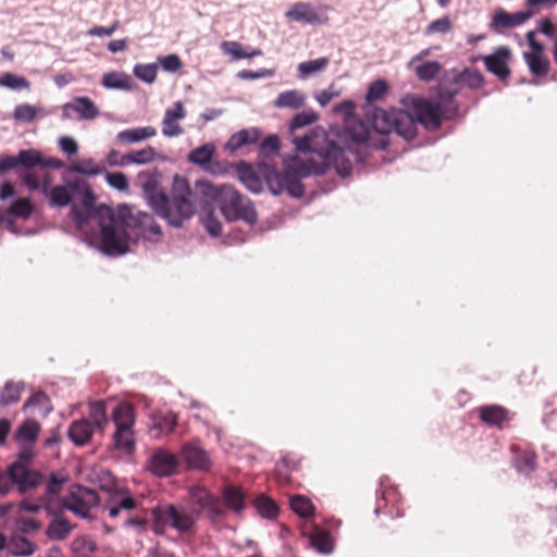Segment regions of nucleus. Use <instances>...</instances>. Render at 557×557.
Instances as JSON below:
<instances>
[{
    "label": "nucleus",
    "mask_w": 557,
    "mask_h": 557,
    "mask_svg": "<svg viewBox=\"0 0 557 557\" xmlns=\"http://www.w3.org/2000/svg\"><path fill=\"white\" fill-rule=\"evenodd\" d=\"M372 129L358 122L346 127L339 136L343 146L331 140L321 127L311 129L302 137H294L293 144L299 152H314L320 158L318 164L324 166V173L334 166L345 177L352 170L350 153L357 162H364L370 148L386 149L392 144V135L410 139L416 134V125L411 116L400 109H377L373 115Z\"/></svg>",
    "instance_id": "f257e3e1"
},
{
    "label": "nucleus",
    "mask_w": 557,
    "mask_h": 557,
    "mask_svg": "<svg viewBox=\"0 0 557 557\" xmlns=\"http://www.w3.org/2000/svg\"><path fill=\"white\" fill-rule=\"evenodd\" d=\"M101 233V248L108 255H124L128 243L139 238L158 242L162 236L161 227L153 216L123 205L116 210L108 206L98 209Z\"/></svg>",
    "instance_id": "f03ea898"
},
{
    "label": "nucleus",
    "mask_w": 557,
    "mask_h": 557,
    "mask_svg": "<svg viewBox=\"0 0 557 557\" xmlns=\"http://www.w3.org/2000/svg\"><path fill=\"white\" fill-rule=\"evenodd\" d=\"M187 499L194 506L189 510L173 504L159 505L151 509V528L154 534L163 535L168 529H172L182 537L193 536L197 532V522L201 512H206L211 518L223 513L220 499L203 486H191L188 490Z\"/></svg>",
    "instance_id": "7ed1b4c3"
},
{
    "label": "nucleus",
    "mask_w": 557,
    "mask_h": 557,
    "mask_svg": "<svg viewBox=\"0 0 557 557\" xmlns=\"http://www.w3.org/2000/svg\"><path fill=\"white\" fill-rule=\"evenodd\" d=\"M144 189L153 211L173 226H181L195 214L194 193L185 177L175 175L170 196L159 190L154 183H146Z\"/></svg>",
    "instance_id": "20e7f679"
},
{
    "label": "nucleus",
    "mask_w": 557,
    "mask_h": 557,
    "mask_svg": "<svg viewBox=\"0 0 557 557\" xmlns=\"http://www.w3.org/2000/svg\"><path fill=\"white\" fill-rule=\"evenodd\" d=\"M197 188L205 198L220 206L226 220H243L250 225L257 222V213L252 202L233 186L213 185L208 181H198Z\"/></svg>",
    "instance_id": "39448f33"
},
{
    "label": "nucleus",
    "mask_w": 557,
    "mask_h": 557,
    "mask_svg": "<svg viewBox=\"0 0 557 557\" xmlns=\"http://www.w3.org/2000/svg\"><path fill=\"white\" fill-rule=\"evenodd\" d=\"M321 174H324V166L318 164L313 158L294 157L285 163L282 173L274 172L268 176V185L275 195L287 191L292 197L301 198L305 195L301 178Z\"/></svg>",
    "instance_id": "423d86ee"
},
{
    "label": "nucleus",
    "mask_w": 557,
    "mask_h": 557,
    "mask_svg": "<svg viewBox=\"0 0 557 557\" xmlns=\"http://www.w3.org/2000/svg\"><path fill=\"white\" fill-rule=\"evenodd\" d=\"M40 424L30 419L24 421L16 430L14 438L20 445V451L17 458L11 463V474L14 478L28 473H39L30 469V463L35 456L34 444L38 438Z\"/></svg>",
    "instance_id": "0eeeda50"
},
{
    "label": "nucleus",
    "mask_w": 557,
    "mask_h": 557,
    "mask_svg": "<svg viewBox=\"0 0 557 557\" xmlns=\"http://www.w3.org/2000/svg\"><path fill=\"white\" fill-rule=\"evenodd\" d=\"M115 431L112 435L114 449L132 455L135 451L136 441L134 434L135 411L127 403L119 404L112 413Z\"/></svg>",
    "instance_id": "6e6552de"
},
{
    "label": "nucleus",
    "mask_w": 557,
    "mask_h": 557,
    "mask_svg": "<svg viewBox=\"0 0 557 557\" xmlns=\"http://www.w3.org/2000/svg\"><path fill=\"white\" fill-rule=\"evenodd\" d=\"M99 497L95 490L76 485L62 502L50 499L46 510L50 515L62 513L64 509L71 510L77 517L87 518L91 507L98 504Z\"/></svg>",
    "instance_id": "1a4fd4ad"
},
{
    "label": "nucleus",
    "mask_w": 557,
    "mask_h": 557,
    "mask_svg": "<svg viewBox=\"0 0 557 557\" xmlns=\"http://www.w3.org/2000/svg\"><path fill=\"white\" fill-rule=\"evenodd\" d=\"M403 111L405 112V110ZM412 111L414 113L416 119L409 112L408 114L413 120L414 125L417 126V122H419L429 131L438 129L444 119L449 120L456 115L455 107L450 111L448 108L444 109L441 104H436L435 102H431L424 99L414 100L412 103ZM417 129L418 128L416 127V131ZM414 135H417V133ZM414 137L416 136H413L412 139ZM406 140H411V138Z\"/></svg>",
    "instance_id": "9d476101"
},
{
    "label": "nucleus",
    "mask_w": 557,
    "mask_h": 557,
    "mask_svg": "<svg viewBox=\"0 0 557 557\" xmlns=\"http://www.w3.org/2000/svg\"><path fill=\"white\" fill-rule=\"evenodd\" d=\"M532 17V12L518 11L510 13L504 10L503 8H498L494 11L492 15L490 28L494 33L503 34L507 29L516 28L523 25Z\"/></svg>",
    "instance_id": "9b49d317"
},
{
    "label": "nucleus",
    "mask_w": 557,
    "mask_h": 557,
    "mask_svg": "<svg viewBox=\"0 0 557 557\" xmlns=\"http://www.w3.org/2000/svg\"><path fill=\"white\" fill-rule=\"evenodd\" d=\"M11 473V465L5 471L0 469V494H7L14 485L21 493H25L37 487L42 481L41 473H28L17 478Z\"/></svg>",
    "instance_id": "f8f14e48"
},
{
    "label": "nucleus",
    "mask_w": 557,
    "mask_h": 557,
    "mask_svg": "<svg viewBox=\"0 0 557 557\" xmlns=\"http://www.w3.org/2000/svg\"><path fill=\"white\" fill-rule=\"evenodd\" d=\"M481 59L483 60L486 70L497 76L499 81L505 82L511 75V70L509 67L511 50L508 47L500 46L496 48L492 54L483 55Z\"/></svg>",
    "instance_id": "ddd939ff"
},
{
    "label": "nucleus",
    "mask_w": 557,
    "mask_h": 557,
    "mask_svg": "<svg viewBox=\"0 0 557 557\" xmlns=\"http://www.w3.org/2000/svg\"><path fill=\"white\" fill-rule=\"evenodd\" d=\"M481 422L490 428L503 430L511 420L510 411L500 405H485L478 408Z\"/></svg>",
    "instance_id": "4468645a"
},
{
    "label": "nucleus",
    "mask_w": 557,
    "mask_h": 557,
    "mask_svg": "<svg viewBox=\"0 0 557 557\" xmlns=\"http://www.w3.org/2000/svg\"><path fill=\"white\" fill-rule=\"evenodd\" d=\"M186 116V110L181 101L174 102L171 108H168L162 120V134L165 137H177L184 133L183 127L178 121Z\"/></svg>",
    "instance_id": "2eb2a0df"
},
{
    "label": "nucleus",
    "mask_w": 557,
    "mask_h": 557,
    "mask_svg": "<svg viewBox=\"0 0 557 557\" xmlns=\"http://www.w3.org/2000/svg\"><path fill=\"white\" fill-rule=\"evenodd\" d=\"M177 467L175 455L166 450H157L150 458L149 469L159 476L173 474Z\"/></svg>",
    "instance_id": "dca6fc26"
},
{
    "label": "nucleus",
    "mask_w": 557,
    "mask_h": 557,
    "mask_svg": "<svg viewBox=\"0 0 557 557\" xmlns=\"http://www.w3.org/2000/svg\"><path fill=\"white\" fill-rule=\"evenodd\" d=\"M94 432L95 428L90 420L83 418L77 419L70 424L67 435L76 446H84L91 441Z\"/></svg>",
    "instance_id": "f3484780"
},
{
    "label": "nucleus",
    "mask_w": 557,
    "mask_h": 557,
    "mask_svg": "<svg viewBox=\"0 0 557 557\" xmlns=\"http://www.w3.org/2000/svg\"><path fill=\"white\" fill-rule=\"evenodd\" d=\"M182 456L190 468L208 471L211 467V460L208 453L197 445H184Z\"/></svg>",
    "instance_id": "a211bd4d"
},
{
    "label": "nucleus",
    "mask_w": 557,
    "mask_h": 557,
    "mask_svg": "<svg viewBox=\"0 0 557 557\" xmlns=\"http://www.w3.org/2000/svg\"><path fill=\"white\" fill-rule=\"evenodd\" d=\"M285 17L289 21L315 24L320 22V16L309 2H296L286 12Z\"/></svg>",
    "instance_id": "6ab92c4d"
},
{
    "label": "nucleus",
    "mask_w": 557,
    "mask_h": 557,
    "mask_svg": "<svg viewBox=\"0 0 557 557\" xmlns=\"http://www.w3.org/2000/svg\"><path fill=\"white\" fill-rule=\"evenodd\" d=\"M157 135V129L153 126H140L127 128L117 133L115 140L121 145L136 144Z\"/></svg>",
    "instance_id": "aec40b11"
},
{
    "label": "nucleus",
    "mask_w": 557,
    "mask_h": 557,
    "mask_svg": "<svg viewBox=\"0 0 557 557\" xmlns=\"http://www.w3.org/2000/svg\"><path fill=\"white\" fill-rule=\"evenodd\" d=\"M523 59L532 75L543 77L548 74L550 63L544 54V50L525 51L523 52Z\"/></svg>",
    "instance_id": "412c9836"
},
{
    "label": "nucleus",
    "mask_w": 557,
    "mask_h": 557,
    "mask_svg": "<svg viewBox=\"0 0 557 557\" xmlns=\"http://www.w3.org/2000/svg\"><path fill=\"white\" fill-rule=\"evenodd\" d=\"M64 112L72 110L78 114L79 119L92 120L99 115V110L88 97H76L73 102L63 107Z\"/></svg>",
    "instance_id": "4be33fe9"
},
{
    "label": "nucleus",
    "mask_w": 557,
    "mask_h": 557,
    "mask_svg": "<svg viewBox=\"0 0 557 557\" xmlns=\"http://www.w3.org/2000/svg\"><path fill=\"white\" fill-rule=\"evenodd\" d=\"M511 450L516 454L513 458V467L518 472L530 474L536 468V454L531 449H520L511 446Z\"/></svg>",
    "instance_id": "5701e85b"
},
{
    "label": "nucleus",
    "mask_w": 557,
    "mask_h": 557,
    "mask_svg": "<svg viewBox=\"0 0 557 557\" xmlns=\"http://www.w3.org/2000/svg\"><path fill=\"white\" fill-rule=\"evenodd\" d=\"M53 516L54 518L47 527L46 535L52 541H64L74 529V525L63 518L61 513Z\"/></svg>",
    "instance_id": "b1692460"
},
{
    "label": "nucleus",
    "mask_w": 557,
    "mask_h": 557,
    "mask_svg": "<svg viewBox=\"0 0 557 557\" xmlns=\"http://www.w3.org/2000/svg\"><path fill=\"white\" fill-rule=\"evenodd\" d=\"M136 507L137 502L135 498L124 493L112 494L109 503L106 505V508L108 509L109 516L111 518L117 517L121 510L129 511Z\"/></svg>",
    "instance_id": "393cba45"
},
{
    "label": "nucleus",
    "mask_w": 557,
    "mask_h": 557,
    "mask_svg": "<svg viewBox=\"0 0 557 557\" xmlns=\"http://www.w3.org/2000/svg\"><path fill=\"white\" fill-rule=\"evenodd\" d=\"M260 137V132L256 128L242 129L233 134L227 140L225 148L230 151H236L239 148L256 143Z\"/></svg>",
    "instance_id": "a878e982"
},
{
    "label": "nucleus",
    "mask_w": 557,
    "mask_h": 557,
    "mask_svg": "<svg viewBox=\"0 0 557 557\" xmlns=\"http://www.w3.org/2000/svg\"><path fill=\"white\" fill-rule=\"evenodd\" d=\"M177 424V417L174 412L169 411L154 419V423L150 429L152 437L159 438L162 435L170 434Z\"/></svg>",
    "instance_id": "bb28decb"
},
{
    "label": "nucleus",
    "mask_w": 557,
    "mask_h": 557,
    "mask_svg": "<svg viewBox=\"0 0 557 557\" xmlns=\"http://www.w3.org/2000/svg\"><path fill=\"white\" fill-rule=\"evenodd\" d=\"M214 153V146L211 144H205L196 149H194L189 156L188 160L194 163L203 166L206 170L210 172H214L212 169L211 158Z\"/></svg>",
    "instance_id": "cd10ccee"
},
{
    "label": "nucleus",
    "mask_w": 557,
    "mask_h": 557,
    "mask_svg": "<svg viewBox=\"0 0 557 557\" xmlns=\"http://www.w3.org/2000/svg\"><path fill=\"white\" fill-rule=\"evenodd\" d=\"M89 420L95 429L100 432L104 431L109 423L104 401L98 400L89 404Z\"/></svg>",
    "instance_id": "c85d7f7f"
},
{
    "label": "nucleus",
    "mask_w": 557,
    "mask_h": 557,
    "mask_svg": "<svg viewBox=\"0 0 557 557\" xmlns=\"http://www.w3.org/2000/svg\"><path fill=\"white\" fill-rule=\"evenodd\" d=\"M223 498L225 505L235 512H240L245 508V495L239 487L226 486L223 491Z\"/></svg>",
    "instance_id": "c756f323"
},
{
    "label": "nucleus",
    "mask_w": 557,
    "mask_h": 557,
    "mask_svg": "<svg viewBox=\"0 0 557 557\" xmlns=\"http://www.w3.org/2000/svg\"><path fill=\"white\" fill-rule=\"evenodd\" d=\"M305 102V96L298 90H288L280 94L275 99V107L298 109Z\"/></svg>",
    "instance_id": "7c9ffc66"
},
{
    "label": "nucleus",
    "mask_w": 557,
    "mask_h": 557,
    "mask_svg": "<svg viewBox=\"0 0 557 557\" xmlns=\"http://www.w3.org/2000/svg\"><path fill=\"white\" fill-rule=\"evenodd\" d=\"M71 549L75 557H91L97 549V545L88 536H78L73 540Z\"/></svg>",
    "instance_id": "2f4dec72"
},
{
    "label": "nucleus",
    "mask_w": 557,
    "mask_h": 557,
    "mask_svg": "<svg viewBox=\"0 0 557 557\" xmlns=\"http://www.w3.org/2000/svg\"><path fill=\"white\" fill-rule=\"evenodd\" d=\"M159 153L152 146H146L143 149L132 151L126 154L129 164H148L158 159Z\"/></svg>",
    "instance_id": "473e14b6"
},
{
    "label": "nucleus",
    "mask_w": 557,
    "mask_h": 557,
    "mask_svg": "<svg viewBox=\"0 0 557 557\" xmlns=\"http://www.w3.org/2000/svg\"><path fill=\"white\" fill-rule=\"evenodd\" d=\"M221 49L224 53L232 55L235 60L250 59L260 55V50L246 51L244 47L237 41H223Z\"/></svg>",
    "instance_id": "72a5a7b5"
},
{
    "label": "nucleus",
    "mask_w": 557,
    "mask_h": 557,
    "mask_svg": "<svg viewBox=\"0 0 557 557\" xmlns=\"http://www.w3.org/2000/svg\"><path fill=\"white\" fill-rule=\"evenodd\" d=\"M34 210L35 207L28 198H18L10 205L8 213L15 218L27 220Z\"/></svg>",
    "instance_id": "f704fd0d"
},
{
    "label": "nucleus",
    "mask_w": 557,
    "mask_h": 557,
    "mask_svg": "<svg viewBox=\"0 0 557 557\" xmlns=\"http://www.w3.org/2000/svg\"><path fill=\"white\" fill-rule=\"evenodd\" d=\"M311 545L320 553H331L333 545L332 539L327 531L315 529L310 535Z\"/></svg>",
    "instance_id": "c9c22d12"
},
{
    "label": "nucleus",
    "mask_w": 557,
    "mask_h": 557,
    "mask_svg": "<svg viewBox=\"0 0 557 557\" xmlns=\"http://www.w3.org/2000/svg\"><path fill=\"white\" fill-rule=\"evenodd\" d=\"M329 63L330 59L327 57H322L307 62H301L298 65L299 77L307 78L317 72L323 71L329 65Z\"/></svg>",
    "instance_id": "e433bc0d"
},
{
    "label": "nucleus",
    "mask_w": 557,
    "mask_h": 557,
    "mask_svg": "<svg viewBox=\"0 0 557 557\" xmlns=\"http://www.w3.org/2000/svg\"><path fill=\"white\" fill-rule=\"evenodd\" d=\"M47 197H49V202L52 207H66L72 201L70 190L62 185L52 187Z\"/></svg>",
    "instance_id": "4c0bfd02"
},
{
    "label": "nucleus",
    "mask_w": 557,
    "mask_h": 557,
    "mask_svg": "<svg viewBox=\"0 0 557 557\" xmlns=\"http://www.w3.org/2000/svg\"><path fill=\"white\" fill-rule=\"evenodd\" d=\"M292 510L302 518H308L313 515V505L309 498L295 495L289 499Z\"/></svg>",
    "instance_id": "58836bf2"
},
{
    "label": "nucleus",
    "mask_w": 557,
    "mask_h": 557,
    "mask_svg": "<svg viewBox=\"0 0 557 557\" xmlns=\"http://www.w3.org/2000/svg\"><path fill=\"white\" fill-rule=\"evenodd\" d=\"M35 547V544L24 536H14L10 543V552L14 556H30Z\"/></svg>",
    "instance_id": "ea45409f"
},
{
    "label": "nucleus",
    "mask_w": 557,
    "mask_h": 557,
    "mask_svg": "<svg viewBox=\"0 0 557 557\" xmlns=\"http://www.w3.org/2000/svg\"><path fill=\"white\" fill-rule=\"evenodd\" d=\"M255 507L258 512L268 519H273L277 516L278 508L276 504L268 496L261 494L255 500Z\"/></svg>",
    "instance_id": "a19ab883"
},
{
    "label": "nucleus",
    "mask_w": 557,
    "mask_h": 557,
    "mask_svg": "<svg viewBox=\"0 0 557 557\" xmlns=\"http://www.w3.org/2000/svg\"><path fill=\"white\" fill-rule=\"evenodd\" d=\"M23 391V384L8 382L0 394V404L8 406L17 403Z\"/></svg>",
    "instance_id": "79ce46f5"
},
{
    "label": "nucleus",
    "mask_w": 557,
    "mask_h": 557,
    "mask_svg": "<svg viewBox=\"0 0 557 557\" xmlns=\"http://www.w3.org/2000/svg\"><path fill=\"white\" fill-rule=\"evenodd\" d=\"M442 65L437 61H426L416 67V74L419 79L430 82L441 73Z\"/></svg>",
    "instance_id": "37998d69"
},
{
    "label": "nucleus",
    "mask_w": 557,
    "mask_h": 557,
    "mask_svg": "<svg viewBox=\"0 0 557 557\" xmlns=\"http://www.w3.org/2000/svg\"><path fill=\"white\" fill-rule=\"evenodd\" d=\"M239 178L253 193H259L262 189V182L252 169L246 164L239 169Z\"/></svg>",
    "instance_id": "c03bdc74"
},
{
    "label": "nucleus",
    "mask_w": 557,
    "mask_h": 557,
    "mask_svg": "<svg viewBox=\"0 0 557 557\" xmlns=\"http://www.w3.org/2000/svg\"><path fill=\"white\" fill-rule=\"evenodd\" d=\"M458 82L468 86L471 89H480L484 85V77L478 70L466 69L458 76Z\"/></svg>",
    "instance_id": "a18cd8bd"
},
{
    "label": "nucleus",
    "mask_w": 557,
    "mask_h": 557,
    "mask_svg": "<svg viewBox=\"0 0 557 557\" xmlns=\"http://www.w3.org/2000/svg\"><path fill=\"white\" fill-rule=\"evenodd\" d=\"M18 165L25 169H33L40 165L42 162V154L40 151L35 149L21 150L17 154Z\"/></svg>",
    "instance_id": "49530a36"
},
{
    "label": "nucleus",
    "mask_w": 557,
    "mask_h": 557,
    "mask_svg": "<svg viewBox=\"0 0 557 557\" xmlns=\"http://www.w3.org/2000/svg\"><path fill=\"white\" fill-rule=\"evenodd\" d=\"M318 117V114L313 110L301 111L292 119L289 128L290 131H295L305 127L314 123Z\"/></svg>",
    "instance_id": "de8ad7c7"
},
{
    "label": "nucleus",
    "mask_w": 557,
    "mask_h": 557,
    "mask_svg": "<svg viewBox=\"0 0 557 557\" xmlns=\"http://www.w3.org/2000/svg\"><path fill=\"white\" fill-rule=\"evenodd\" d=\"M64 481V478H59L58 474L55 473H52L50 475V480L47 484V495L45 496V505L50 499H53L54 502H62V499L58 498V495L62 490Z\"/></svg>",
    "instance_id": "09e8293b"
},
{
    "label": "nucleus",
    "mask_w": 557,
    "mask_h": 557,
    "mask_svg": "<svg viewBox=\"0 0 557 557\" xmlns=\"http://www.w3.org/2000/svg\"><path fill=\"white\" fill-rule=\"evenodd\" d=\"M38 114V109L32 104L23 103L15 107L13 117L21 122H33Z\"/></svg>",
    "instance_id": "8fccbe9b"
},
{
    "label": "nucleus",
    "mask_w": 557,
    "mask_h": 557,
    "mask_svg": "<svg viewBox=\"0 0 557 557\" xmlns=\"http://www.w3.org/2000/svg\"><path fill=\"white\" fill-rule=\"evenodd\" d=\"M157 73L158 66L156 64H137L134 67V75L148 84L156 81Z\"/></svg>",
    "instance_id": "3c124183"
},
{
    "label": "nucleus",
    "mask_w": 557,
    "mask_h": 557,
    "mask_svg": "<svg viewBox=\"0 0 557 557\" xmlns=\"http://www.w3.org/2000/svg\"><path fill=\"white\" fill-rule=\"evenodd\" d=\"M129 77L115 72L108 73L102 78V85L107 88H126Z\"/></svg>",
    "instance_id": "603ef678"
},
{
    "label": "nucleus",
    "mask_w": 557,
    "mask_h": 557,
    "mask_svg": "<svg viewBox=\"0 0 557 557\" xmlns=\"http://www.w3.org/2000/svg\"><path fill=\"white\" fill-rule=\"evenodd\" d=\"M0 85L11 89H24L29 87V82L25 77L5 73L0 77Z\"/></svg>",
    "instance_id": "864d4df0"
},
{
    "label": "nucleus",
    "mask_w": 557,
    "mask_h": 557,
    "mask_svg": "<svg viewBox=\"0 0 557 557\" xmlns=\"http://www.w3.org/2000/svg\"><path fill=\"white\" fill-rule=\"evenodd\" d=\"M387 83L384 79H376L370 84L367 92L369 102L381 100L387 92Z\"/></svg>",
    "instance_id": "5fc2aeb1"
},
{
    "label": "nucleus",
    "mask_w": 557,
    "mask_h": 557,
    "mask_svg": "<svg viewBox=\"0 0 557 557\" xmlns=\"http://www.w3.org/2000/svg\"><path fill=\"white\" fill-rule=\"evenodd\" d=\"M451 29V22L448 16H443L438 20L433 21L425 28V34L431 35L435 33L446 34Z\"/></svg>",
    "instance_id": "6e6d98bb"
},
{
    "label": "nucleus",
    "mask_w": 557,
    "mask_h": 557,
    "mask_svg": "<svg viewBox=\"0 0 557 557\" xmlns=\"http://www.w3.org/2000/svg\"><path fill=\"white\" fill-rule=\"evenodd\" d=\"M106 178L108 184L117 190L125 191L128 189L127 176L122 172L108 173Z\"/></svg>",
    "instance_id": "4d7b16f0"
},
{
    "label": "nucleus",
    "mask_w": 557,
    "mask_h": 557,
    "mask_svg": "<svg viewBox=\"0 0 557 557\" xmlns=\"http://www.w3.org/2000/svg\"><path fill=\"white\" fill-rule=\"evenodd\" d=\"M158 61L166 72H177L183 66L182 60L177 54L160 57Z\"/></svg>",
    "instance_id": "13d9d810"
},
{
    "label": "nucleus",
    "mask_w": 557,
    "mask_h": 557,
    "mask_svg": "<svg viewBox=\"0 0 557 557\" xmlns=\"http://www.w3.org/2000/svg\"><path fill=\"white\" fill-rule=\"evenodd\" d=\"M455 95H456V91L441 89L438 91V101L435 102V103L436 104H441L444 109L448 108L450 111L455 107L456 108V112H457L458 111V107H457V104L454 101Z\"/></svg>",
    "instance_id": "bf43d9fd"
},
{
    "label": "nucleus",
    "mask_w": 557,
    "mask_h": 557,
    "mask_svg": "<svg viewBox=\"0 0 557 557\" xmlns=\"http://www.w3.org/2000/svg\"><path fill=\"white\" fill-rule=\"evenodd\" d=\"M91 215H94V214L88 211H83L79 208H77L76 206H73L70 211V216L72 218V220L75 222V224L79 228H82L83 226H85L87 224V222Z\"/></svg>",
    "instance_id": "052dcab7"
},
{
    "label": "nucleus",
    "mask_w": 557,
    "mask_h": 557,
    "mask_svg": "<svg viewBox=\"0 0 557 557\" xmlns=\"http://www.w3.org/2000/svg\"><path fill=\"white\" fill-rule=\"evenodd\" d=\"M261 149L265 153H275L280 149V139L276 135L265 137L261 144Z\"/></svg>",
    "instance_id": "680f3d73"
},
{
    "label": "nucleus",
    "mask_w": 557,
    "mask_h": 557,
    "mask_svg": "<svg viewBox=\"0 0 557 557\" xmlns=\"http://www.w3.org/2000/svg\"><path fill=\"white\" fill-rule=\"evenodd\" d=\"M107 162L111 166H124L129 164L126 154H121L117 150H111L107 156Z\"/></svg>",
    "instance_id": "e2e57ef3"
},
{
    "label": "nucleus",
    "mask_w": 557,
    "mask_h": 557,
    "mask_svg": "<svg viewBox=\"0 0 557 557\" xmlns=\"http://www.w3.org/2000/svg\"><path fill=\"white\" fill-rule=\"evenodd\" d=\"M22 181L25 183L29 190H37L40 187V175L35 172H27L21 175Z\"/></svg>",
    "instance_id": "0e129e2a"
},
{
    "label": "nucleus",
    "mask_w": 557,
    "mask_h": 557,
    "mask_svg": "<svg viewBox=\"0 0 557 557\" xmlns=\"http://www.w3.org/2000/svg\"><path fill=\"white\" fill-rule=\"evenodd\" d=\"M95 201H96V197L94 195V193L90 190V189H86V191L84 193L83 195V199H82V203L84 206V208L86 209V211L95 214L96 216L99 218L98 215V209L101 207L99 206L96 210L94 209V206H95Z\"/></svg>",
    "instance_id": "69168bd1"
},
{
    "label": "nucleus",
    "mask_w": 557,
    "mask_h": 557,
    "mask_svg": "<svg viewBox=\"0 0 557 557\" xmlns=\"http://www.w3.org/2000/svg\"><path fill=\"white\" fill-rule=\"evenodd\" d=\"M119 27V22L115 21L111 26H95L88 30L89 36H111Z\"/></svg>",
    "instance_id": "338daca9"
},
{
    "label": "nucleus",
    "mask_w": 557,
    "mask_h": 557,
    "mask_svg": "<svg viewBox=\"0 0 557 557\" xmlns=\"http://www.w3.org/2000/svg\"><path fill=\"white\" fill-rule=\"evenodd\" d=\"M60 148L67 154H75L78 150L77 143L72 137L60 138Z\"/></svg>",
    "instance_id": "774afa93"
}]
</instances>
